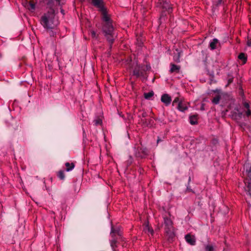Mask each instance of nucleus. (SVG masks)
<instances>
[{
    "label": "nucleus",
    "instance_id": "obj_1",
    "mask_svg": "<svg viewBox=\"0 0 251 251\" xmlns=\"http://www.w3.org/2000/svg\"><path fill=\"white\" fill-rule=\"evenodd\" d=\"M54 9L49 10L40 19V23L47 29H52L55 26L54 24Z\"/></svg>",
    "mask_w": 251,
    "mask_h": 251
},
{
    "label": "nucleus",
    "instance_id": "obj_2",
    "mask_svg": "<svg viewBox=\"0 0 251 251\" xmlns=\"http://www.w3.org/2000/svg\"><path fill=\"white\" fill-rule=\"evenodd\" d=\"M151 69L150 65H145L143 64H138L133 69V75L136 77H140L142 81L147 80L148 75L147 72Z\"/></svg>",
    "mask_w": 251,
    "mask_h": 251
},
{
    "label": "nucleus",
    "instance_id": "obj_3",
    "mask_svg": "<svg viewBox=\"0 0 251 251\" xmlns=\"http://www.w3.org/2000/svg\"><path fill=\"white\" fill-rule=\"evenodd\" d=\"M102 29L105 33V36L106 37L107 40L109 44V50H111L112 44L114 42V27L110 23H104L103 25Z\"/></svg>",
    "mask_w": 251,
    "mask_h": 251
},
{
    "label": "nucleus",
    "instance_id": "obj_4",
    "mask_svg": "<svg viewBox=\"0 0 251 251\" xmlns=\"http://www.w3.org/2000/svg\"><path fill=\"white\" fill-rule=\"evenodd\" d=\"M134 152L135 156L139 159L145 157L148 154L147 149L139 146H135L134 148Z\"/></svg>",
    "mask_w": 251,
    "mask_h": 251
},
{
    "label": "nucleus",
    "instance_id": "obj_5",
    "mask_svg": "<svg viewBox=\"0 0 251 251\" xmlns=\"http://www.w3.org/2000/svg\"><path fill=\"white\" fill-rule=\"evenodd\" d=\"M158 4L164 11H167L168 13L172 12V7L169 0H158Z\"/></svg>",
    "mask_w": 251,
    "mask_h": 251
},
{
    "label": "nucleus",
    "instance_id": "obj_6",
    "mask_svg": "<svg viewBox=\"0 0 251 251\" xmlns=\"http://www.w3.org/2000/svg\"><path fill=\"white\" fill-rule=\"evenodd\" d=\"M169 213H165L163 215L164 220L163 224L165 226V230L173 229V222L169 217Z\"/></svg>",
    "mask_w": 251,
    "mask_h": 251
},
{
    "label": "nucleus",
    "instance_id": "obj_7",
    "mask_svg": "<svg viewBox=\"0 0 251 251\" xmlns=\"http://www.w3.org/2000/svg\"><path fill=\"white\" fill-rule=\"evenodd\" d=\"M243 113L240 112L238 108H235L234 110L231 111L230 116L234 120H239L242 118Z\"/></svg>",
    "mask_w": 251,
    "mask_h": 251
},
{
    "label": "nucleus",
    "instance_id": "obj_8",
    "mask_svg": "<svg viewBox=\"0 0 251 251\" xmlns=\"http://www.w3.org/2000/svg\"><path fill=\"white\" fill-rule=\"evenodd\" d=\"M61 0H46V4L49 10L54 9L53 7L60 4Z\"/></svg>",
    "mask_w": 251,
    "mask_h": 251
},
{
    "label": "nucleus",
    "instance_id": "obj_9",
    "mask_svg": "<svg viewBox=\"0 0 251 251\" xmlns=\"http://www.w3.org/2000/svg\"><path fill=\"white\" fill-rule=\"evenodd\" d=\"M161 101L163 102L166 106H168L171 103L172 99L168 94H164L161 96Z\"/></svg>",
    "mask_w": 251,
    "mask_h": 251
},
{
    "label": "nucleus",
    "instance_id": "obj_10",
    "mask_svg": "<svg viewBox=\"0 0 251 251\" xmlns=\"http://www.w3.org/2000/svg\"><path fill=\"white\" fill-rule=\"evenodd\" d=\"M99 10L101 12L102 19L104 22V23H110V19L107 14L106 9L105 8V7H103L102 8V9H99Z\"/></svg>",
    "mask_w": 251,
    "mask_h": 251
},
{
    "label": "nucleus",
    "instance_id": "obj_11",
    "mask_svg": "<svg viewBox=\"0 0 251 251\" xmlns=\"http://www.w3.org/2000/svg\"><path fill=\"white\" fill-rule=\"evenodd\" d=\"M91 3L95 7L100 9L104 7V2L103 0H90Z\"/></svg>",
    "mask_w": 251,
    "mask_h": 251
},
{
    "label": "nucleus",
    "instance_id": "obj_12",
    "mask_svg": "<svg viewBox=\"0 0 251 251\" xmlns=\"http://www.w3.org/2000/svg\"><path fill=\"white\" fill-rule=\"evenodd\" d=\"M165 230L166 236L169 242H172L175 238V234L173 229H166Z\"/></svg>",
    "mask_w": 251,
    "mask_h": 251
},
{
    "label": "nucleus",
    "instance_id": "obj_13",
    "mask_svg": "<svg viewBox=\"0 0 251 251\" xmlns=\"http://www.w3.org/2000/svg\"><path fill=\"white\" fill-rule=\"evenodd\" d=\"M141 122L143 123V125L145 126L151 127L154 125V121L151 118L141 119Z\"/></svg>",
    "mask_w": 251,
    "mask_h": 251
},
{
    "label": "nucleus",
    "instance_id": "obj_14",
    "mask_svg": "<svg viewBox=\"0 0 251 251\" xmlns=\"http://www.w3.org/2000/svg\"><path fill=\"white\" fill-rule=\"evenodd\" d=\"M115 234L121 236L120 228L119 226L114 227L112 225L110 234L112 238L115 237Z\"/></svg>",
    "mask_w": 251,
    "mask_h": 251
},
{
    "label": "nucleus",
    "instance_id": "obj_15",
    "mask_svg": "<svg viewBox=\"0 0 251 251\" xmlns=\"http://www.w3.org/2000/svg\"><path fill=\"white\" fill-rule=\"evenodd\" d=\"M185 239L186 242L191 245H195L196 244V240L194 236L190 234H186L185 236Z\"/></svg>",
    "mask_w": 251,
    "mask_h": 251
},
{
    "label": "nucleus",
    "instance_id": "obj_16",
    "mask_svg": "<svg viewBox=\"0 0 251 251\" xmlns=\"http://www.w3.org/2000/svg\"><path fill=\"white\" fill-rule=\"evenodd\" d=\"M25 6L29 10L33 11L35 9V3L33 0H30L26 3Z\"/></svg>",
    "mask_w": 251,
    "mask_h": 251
},
{
    "label": "nucleus",
    "instance_id": "obj_17",
    "mask_svg": "<svg viewBox=\"0 0 251 251\" xmlns=\"http://www.w3.org/2000/svg\"><path fill=\"white\" fill-rule=\"evenodd\" d=\"M204 251H215V246L212 243H208L204 245Z\"/></svg>",
    "mask_w": 251,
    "mask_h": 251
},
{
    "label": "nucleus",
    "instance_id": "obj_18",
    "mask_svg": "<svg viewBox=\"0 0 251 251\" xmlns=\"http://www.w3.org/2000/svg\"><path fill=\"white\" fill-rule=\"evenodd\" d=\"M238 59L242 61V65L245 64L247 60V55L246 53L241 52L238 55Z\"/></svg>",
    "mask_w": 251,
    "mask_h": 251
},
{
    "label": "nucleus",
    "instance_id": "obj_19",
    "mask_svg": "<svg viewBox=\"0 0 251 251\" xmlns=\"http://www.w3.org/2000/svg\"><path fill=\"white\" fill-rule=\"evenodd\" d=\"M198 115L194 114L191 115L189 117L190 123L192 125H195L198 123Z\"/></svg>",
    "mask_w": 251,
    "mask_h": 251
},
{
    "label": "nucleus",
    "instance_id": "obj_20",
    "mask_svg": "<svg viewBox=\"0 0 251 251\" xmlns=\"http://www.w3.org/2000/svg\"><path fill=\"white\" fill-rule=\"evenodd\" d=\"M177 108L179 111L181 112H184L188 108L185 103H184L182 101L179 102V103L177 104Z\"/></svg>",
    "mask_w": 251,
    "mask_h": 251
},
{
    "label": "nucleus",
    "instance_id": "obj_21",
    "mask_svg": "<svg viewBox=\"0 0 251 251\" xmlns=\"http://www.w3.org/2000/svg\"><path fill=\"white\" fill-rule=\"evenodd\" d=\"M171 67L170 70V72L171 73H178L180 69V66L176 65L173 63L171 64Z\"/></svg>",
    "mask_w": 251,
    "mask_h": 251
},
{
    "label": "nucleus",
    "instance_id": "obj_22",
    "mask_svg": "<svg viewBox=\"0 0 251 251\" xmlns=\"http://www.w3.org/2000/svg\"><path fill=\"white\" fill-rule=\"evenodd\" d=\"M144 230L145 232V233H147L148 234H151V235H153V230L152 228H151L149 225L148 224H146L145 225Z\"/></svg>",
    "mask_w": 251,
    "mask_h": 251
},
{
    "label": "nucleus",
    "instance_id": "obj_23",
    "mask_svg": "<svg viewBox=\"0 0 251 251\" xmlns=\"http://www.w3.org/2000/svg\"><path fill=\"white\" fill-rule=\"evenodd\" d=\"M218 43V40L216 38H214L213 40L210 43L209 47L211 50H214L216 48V45Z\"/></svg>",
    "mask_w": 251,
    "mask_h": 251
},
{
    "label": "nucleus",
    "instance_id": "obj_24",
    "mask_svg": "<svg viewBox=\"0 0 251 251\" xmlns=\"http://www.w3.org/2000/svg\"><path fill=\"white\" fill-rule=\"evenodd\" d=\"M65 166L66 167V171L69 172L72 170L75 167V164L74 163H70L66 162L65 163Z\"/></svg>",
    "mask_w": 251,
    "mask_h": 251
},
{
    "label": "nucleus",
    "instance_id": "obj_25",
    "mask_svg": "<svg viewBox=\"0 0 251 251\" xmlns=\"http://www.w3.org/2000/svg\"><path fill=\"white\" fill-rule=\"evenodd\" d=\"M113 239L110 241V246L113 251L117 247V241L115 237L112 238Z\"/></svg>",
    "mask_w": 251,
    "mask_h": 251
},
{
    "label": "nucleus",
    "instance_id": "obj_26",
    "mask_svg": "<svg viewBox=\"0 0 251 251\" xmlns=\"http://www.w3.org/2000/svg\"><path fill=\"white\" fill-rule=\"evenodd\" d=\"M176 50L177 51V52L174 55L173 57L174 60L176 62H179L181 52L178 51L177 50Z\"/></svg>",
    "mask_w": 251,
    "mask_h": 251
},
{
    "label": "nucleus",
    "instance_id": "obj_27",
    "mask_svg": "<svg viewBox=\"0 0 251 251\" xmlns=\"http://www.w3.org/2000/svg\"><path fill=\"white\" fill-rule=\"evenodd\" d=\"M144 98L147 100H151L154 95L153 91L144 93Z\"/></svg>",
    "mask_w": 251,
    "mask_h": 251
},
{
    "label": "nucleus",
    "instance_id": "obj_28",
    "mask_svg": "<svg viewBox=\"0 0 251 251\" xmlns=\"http://www.w3.org/2000/svg\"><path fill=\"white\" fill-rule=\"evenodd\" d=\"M221 99V96L219 95L216 96L212 100V102L215 104H217L219 103V101Z\"/></svg>",
    "mask_w": 251,
    "mask_h": 251
},
{
    "label": "nucleus",
    "instance_id": "obj_29",
    "mask_svg": "<svg viewBox=\"0 0 251 251\" xmlns=\"http://www.w3.org/2000/svg\"><path fill=\"white\" fill-rule=\"evenodd\" d=\"M58 176L60 179L63 180L65 178V175L63 171H60L58 173Z\"/></svg>",
    "mask_w": 251,
    "mask_h": 251
},
{
    "label": "nucleus",
    "instance_id": "obj_30",
    "mask_svg": "<svg viewBox=\"0 0 251 251\" xmlns=\"http://www.w3.org/2000/svg\"><path fill=\"white\" fill-rule=\"evenodd\" d=\"M246 191L248 192L249 195H250L251 197V183H249V184L247 187V188H246Z\"/></svg>",
    "mask_w": 251,
    "mask_h": 251
},
{
    "label": "nucleus",
    "instance_id": "obj_31",
    "mask_svg": "<svg viewBox=\"0 0 251 251\" xmlns=\"http://www.w3.org/2000/svg\"><path fill=\"white\" fill-rule=\"evenodd\" d=\"M246 173L248 176L250 178L251 180V166L250 167L249 169H247Z\"/></svg>",
    "mask_w": 251,
    "mask_h": 251
},
{
    "label": "nucleus",
    "instance_id": "obj_32",
    "mask_svg": "<svg viewBox=\"0 0 251 251\" xmlns=\"http://www.w3.org/2000/svg\"><path fill=\"white\" fill-rule=\"evenodd\" d=\"M179 102H182V101H179V99L178 97H176L175 98V99H174V100H173V105L174 106L175 105L176 103H178Z\"/></svg>",
    "mask_w": 251,
    "mask_h": 251
},
{
    "label": "nucleus",
    "instance_id": "obj_33",
    "mask_svg": "<svg viewBox=\"0 0 251 251\" xmlns=\"http://www.w3.org/2000/svg\"><path fill=\"white\" fill-rule=\"evenodd\" d=\"M91 36L93 38H97V35L96 34V33L94 31H92L91 32Z\"/></svg>",
    "mask_w": 251,
    "mask_h": 251
},
{
    "label": "nucleus",
    "instance_id": "obj_34",
    "mask_svg": "<svg viewBox=\"0 0 251 251\" xmlns=\"http://www.w3.org/2000/svg\"><path fill=\"white\" fill-rule=\"evenodd\" d=\"M148 116V114L146 112H143L142 114L139 116V117L146 118Z\"/></svg>",
    "mask_w": 251,
    "mask_h": 251
},
{
    "label": "nucleus",
    "instance_id": "obj_35",
    "mask_svg": "<svg viewBox=\"0 0 251 251\" xmlns=\"http://www.w3.org/2000/svg\"><path fill=\"white\" fill-rule=\"evenodd\" d=\"M244 106L247 109H249L250 108L249 104L247 102H244L243 103Z\"/></svg>",
    "mask_w": 251,
    "mask_h": 251
},
{
    "label": "nucleus",
    "instance_id": "obj_36",
    "mask_svg": "<svg viewBox=\"0 0 251 251\" xmlns=\"http://www.w3.org/2000/svg\"><path fill=\"white\" fill-rule=\"evenodd\" d=\"M186 191L187 192H193V190L191 188L190 186H189V184L187 185Z\"/></svg>",
    "mask_w": 251,
    "mask_h": 251
},
{
    "label": "nucleus",
    "instance_id": "obj_37",
    "mask_svg": "<svg viewBox=\"0 0 251 251\" xmlns=\"http://www.w3.org/2000/svg\"><path fill=\"white\" fill-rule=\"evenodd\" d=\"M94 122L96 125H100L101 123V121L100 120H96Z\"/></svg>",
    "mask_w": 251,
    "mask_h": 251
},
{
    "label": "nucleus",
    "instance_id": "obj_38",
    "mask_svg": "<svg viewBox=\"0 0 251 251\" xmlns=\"http://www.w3.org/2000/svg\"><path fill=\"white\" fill-rule=\"evenodd\" d=\"M246 115L247 116L251 115V111L249 109H247V111H246Z\"/></svg>",
    "mask_w": 251,
    "mask_h": 251
},
{
    "label": "nucleus",
    "instance_id": "obj_39",
    "mask_svg": "<svg viewBox=\"0 0 251 251\" xmlns=\"http://www.w3.org/2000/svg\"><path fill=\"white\" fill-rule=\"evenodd\" d=\"M49 34L50 36H54L55 35V33L52 30H50L49 31Z\"/></svg>",
    "mask_w": 251,
    "mask_h": 251
},
{
    "label": "nucleus",
    "instance_id": "obj_40",
    "mask_svg": "<svg viewBox=\"0 0 251 251\" xmlns=\"http://www.w3.org/2000/svg\"><path fill=\"white\" fill-rule=\"evenodd\" d=\"M247 44L248 46H251V39H248V40L247 41Z\"/></svg>",
    "mask_w": 251,
    "mask_h": 251
},
{
    "label": "nucleus",
    "instance_id": "obj_41",
    "mask_svg": "<svg viewBox=\"0 0 251 251\" xmlns=\"http://www.w3.org/2000/svg\"><path fill=\"white\" fill-rule=\"evenodd\" d=\"M233 81V78H230L228 79V83H231Z\"/></svg>",
    "mask_w": 251,
    "mask_h": 251
},
{
    "label": "nucleus",
    "instance_id": "obj_42",
    "mask_svg": "<svg viewBox=\"0 0 251 251\" xmlns=\"http://www.w3.org/2000/svg\"><path fill=\"white\" fill-rule=\"evenodd\" d=\"M190 181H191V177L189 176V179H188V185L189 184V183H190Z\"/></svg>",
    "mask_w": 251,
    "mask_h": 251
},
{
    "label": "nucleus",
    "instance_id": "obj_43",
    "mask_svg": "<svg viewBox=\"0 0 251 251\" xmlns=\"http://www.w3.org/2000/svg\"><path fill=\"white\" fill-rule=\"evenodd\" d=\"M223 0H219L218 3H221L222 2Z\"/></svg>",
    "mask_w": 251,
    "mask_h": 251
},
{
    "label": "nucleus",
    "instance_id": "obj_44",
    "mask_svg": "<svg viewBox=\"0 0 251 251\" xmlns=\"http://www.w3.org/2000/svg\"><path fill=\"white\" fill-rule=\"evenodd\" d=\"M61 13H62V14H64V11H63V10H61Z\"/></svg>",
    "mask_w": 251,
    "mask_h": 251
}]
</instances>
